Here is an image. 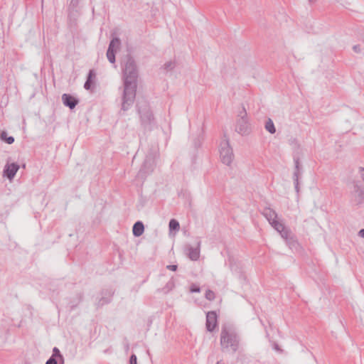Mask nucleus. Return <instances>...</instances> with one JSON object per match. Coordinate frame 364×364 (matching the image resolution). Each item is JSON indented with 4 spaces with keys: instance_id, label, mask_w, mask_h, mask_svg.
Here are the masks:
<instances>
[{
    "instance_id": "nucleus-1",
    "label": "nucleus",
    "mask_w": 364,
    "mask_h": 364,
    "mask_svg": "<svg viewBox=\"0 0 364 364\" xmlns=\"http://www.w3.org/2000/svg\"><path fill=\"white\" fill-rule=\"evenodd\" d=\"M235 334L227 327H223L221 331L220 344L223 348H232L235 350L237 346Z\"/></svg>"
},
{
    "instance_id": "nucleus-2",
    "label": "nucleus",
    "mask_w": 364,
    "mask_h": 364,
    "mask_svg": "<svg viewBox=\"0 0 364 364\" xmlns=\"http://www.w3.org/2000/svg\"><path fill=\"white\" fill-rule=\"evenodd\" d=\"M220 154L223 162L226 164H230L232 159V152L228 143H225L221 148Z\"/></svg>"
},
{
    "instance_id": "nucleus-3",
    "label": "nucleus",
    "mask_w": 364,
    "mask_h": 364,
    "mask_svg": "<svg viewBox=\"0 0 364 364\" xmlns=\"http://www.w3.org/2000/svg\"><path fill=\"white\" fill-rule=\"evenodd\" d=\"M119 44H120L119 41L117 38L113 39L111 41V43L109 44V47L107 53V58L109 60V62H111V63L114 62V60H115L114 52L119 48Z\"/></svg>"
},
{
    "instance_id": "nucleus-4",
    "label": "nucleus",
    "mask_w": 364,
    "mask_h": 364,
    "mask_svg": "<svg viewBox=\"0 0 364 364\" xmlns=\"http://www.w3.org/2000/svg\"><path fill=\"white\" fill-rule=\"evenodd\" d=\"M217 326V315L215 312L210 311L207 314L206 327L209 331H212Z\"/></svg>"
},
{
    "instance_id": "nucleus-5",
    "label": "nucleus",
    "mask_w": 364,
    "mask_h": 364,
    "mask_svg": "<svg viewBox=\"0 0 364 364\" xmlns=\"http://www.w3.org/2000/svg\"><path fill=\"white\" fill-rule=\"evenodd\" d=\"M18 170V166L17 164H10L6 166L4 173L9 179H11Z\"/></svg>"
},
{
    "instance_id": "nucleus-6",
    "label": "nucleus",
    "mask_w": 364,
    "mask_h": 364,
    "mask_svg": "<svg viewBox=\"0 0 364 364\" xmlns=\"http://www.w3.org/2000/svg\"><path fill=\"white\" fill-rule=\"evenodd\" d=\"M62 99L63 103L71 109L74 108L77 102L75 97L67 94H64Z\"/></svg>"
},
{
    "instance_id": "nucleus-7",
    "label": "nucleus",
    "mask_w": 364,
    "mask_h": 364,
    "mask_svg": "<svg viewBox=\"0 0 364 364\" xmlns=\"http://www.w3.org/2000/svg\"><path fill=\"white\" fill-rule=\"evenodd\" d=\"M144 230V225L141 222H137L134 225L133 234L136 236H141Z\"/></svg>"
},
{
    "instance_id": "nucleus-8",
    "label": "nucleus",
    "mask_w": 364,
    "mask_h": 364,
    "mask_svg": "<svg viewBox=\"0 0 364 364\" xmlns=\"http://www.w3.org/2000/svg\"><path fill=\"white\" fill-rule=\"evenodd\" d=\"M270 223L277 231L282 232L284 230V227L278 220L273 219Z\"/></svg>"
},
{
    "instance_id": "nucleus-9",
    "label": "nucleus",
    "mask_w": 364,
    "mask_h": 364,
    "mask_svg": "<svg viewBox=\"0 0 364 364\" xmlns=\"http://www.w3.org/2000/svg\"><path fill=\"white\" fill-rule=\"evenodd\" d=\"M200 256V251L198 248L193 249L189 251V257L192 260H197Z\"/></svg>"
},
{
    "instance_id": "nucleus-10",
    "label": "nucleus",
    "mask_w": 364,
    "mask_h": 364,
    "mask_svg": "<svg viewBox=\"0 0 364 364\" xmlns=\"http://www.w3.org/2000/svg\"><path fill=\"white\" fill-rule=\"evenodd\" d=\"M94 77H95V74H94L93 71H90V73H89L88 79H87V82L85 84V89H87V90L90 89L91 85H92V79Z\"/></svg>"
},
{
    "instance_id": "nucleus-11",
    "label": "nucleus",
    "mask_w": 364,
    "mask_h": 364,
    "mask_svg": "<svg viewBox=\"0 0 364 364\" xmlns=\"http://www.w3.org/2000/svg\"><path fill=\"white\" fill-rule=\"evenodd\" d=\"M1 139L4 140L6 143L11 144L14 141V139L12 136L7 137V134L5 132H3L1 134Z\"/></svg>"
},
{
    "instance_id": "nucleus-12",
    "label": "nucleus",
    "mask_w": 364,
    "mask_h": 364,
    "mask_svg": "<svg viewBox=\"0 0 364 364\" xmlns=\"http://www.w3.org/2000/svg\"><path fill=\"white\" fill-rule=\"evenodd\" d=\"M169 228L171 230H178L179 229V223L177 220L172 219L169 223Z\"/></svg>"
},
{
    "instance_id": "nucleus-13",
    "label": "nucleus",
    "mask_w": 364,
    "mask_h": 364,
    "mask_svg": "<svg viewBox=\"0 0 364 364\" xmlns=\"http://www.w3.org/2000/svg\"><path fill=\"white\" fill-rule=\"evenodd\" d=\"M267 130L270 133L273 134L275 132V128L274 126V124L271 119H269L268 122L266 123L265 126Z\"/></svg>"
},
{
    "instance_id": "nucleus-14",
    "label": "nucleus",
    "mask_w": 364,
    "mask_h": 364,
    "mask_svg": "<svg viewBox=\"0 0 364 364\" xmlns=\"http://www.w3.org/2000/svg\"><path fill=\"white\" fill-rule=\"evenodd\" d=\"M134 70V67L133 63L132 62L129 63L126 66L125 73L127 74L129 72L130 74H132Z\"/></svg>"
},
{
    "instance_id": "nucleus-15",
    "label": "nucleus",
    "mask_w": 364,
    "mask_h": 364,
    "mask_svg": "<svg viewBox=\"0 0 364 364\" xmlns=\"http://www.w3.org/2000/svg\"><path fill=\"white\" fill-rule=\"evenodd\" d=\"M205 297L208 299V300H213L215 297V294L214 293L210 291V290H208L205 293Z\"/></svg>"
},
{
    "instance_id": "nucleus-16",
    "label": "nucleus",
    "mask_w": 364,
    "mask_h": 364,
    "mask_svg": "<svg viewBox=\"0 0 364 364\" xmlns=\"http://www.w3.org/2000/svg\"><path fill=\"white\" fill-rule=\"evenodd\" d=\"M51 358H61V355L60 354V351L58 348H55L53 349V355Z\"/></svg>"
},
{
    "instance_id": "nucleus-17",
    "label": "nucleus",
    "mask_w": 364,
    "mask_h": 364,
    "mask_svg": "<svg viewBox=\"0 0 364 364\" xmlns=\"http://www.w3.org/2000/svg\"><path fill=\"white\" fill-rule=\"evenodd\" d=\"M46 364H57L56 358H50Z\"/></svg>"
},
{
    "instance_id": "nucleus-18",
    "label": "nucleus",
    "mask_w": 364,
    "mask_h": 364,
    "mask_svg": "<svg viewBox=\"0 0 364 364\" xmlns=\"http://www.w3.org/2000/svg\"><path fill=\"white\" fill-rule=\"evenodd\" d=\"M130 364H136V357L132 355L130 358Z\"/></svg>"
},
{
    "instance_id": "nucleus-19",
    "label": "nucleus",
    "mask_w": 364,
    "mask_h": 364,
    "mask_svg": "<svg viewBox=\"0 0 364 364\" xmlns=\"http://www.w3.org/2000/svg\"><path fill=\"white\" fill-rule=\"evenodd\" d=\"M167 268L170 270L176 271L177 269V266L176 265H169L167 267Z\"/></svg>"
},
{
    "instance_id": "nucleus-20",
    "label": "nucleus",
    "mask_w": 364,
    "mask_h": 364,
    "mask_svg": "<svg viewBox=\"0 0 364 364\" xmlns=\"http://www.w3.org/2000/svg\"><path fill=\"white\" fill-rule=\"evenodd\" d=\"M359 235L360 237H363L364 238V229L363 230H361L360 232H359Z\"/></svg>"
},
{
    "instance_id": "nucleus-21",
    "label": "nucleus",
    "mask_w": 364,
    "mask_h": 364,
    "mask_svg": "<svg viewBox=\"0 0 364 364\" xmlns=\"http://www.w3.org/2000/svg\"><path fill=\"white\" fill-rule=\"evenodd\" d=\"M191 291L192 292H194V291L198 292V291H199V289H198V288H193V287H192V288L191 289Z\"/></svg>"
},
{
    "instance_id": "nucleus-22",
    "label": "nucleus",
    "mask_w": 364,
    "mask_h": 364,
    "mask_svg": "<svg viewBox=\"0 0 364 364\" xmlns=\"http://www.w3.org/2000/svg\"><path fill=\"white\" fill-rule=\"evenodd\" d=\"M354 50H357V47H356V46H355V47H354Z\"/></svg>"
},
{
    "instance_id": "nucleus-23",
    "label": "nucleus",
    "mask_w": 364,
    "mask_h": 364,
    "mask_svg": "<svg viewBox=\"0 0 364 364\" xmlns=\"http://www.w3.org/2000/svg\"><path fill=\"white\" fill-rule=\"evenodd\" d=\"M282 236L287 237V235L284 233V234H282Z\"/></svg>"
}]
</instances>
